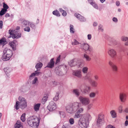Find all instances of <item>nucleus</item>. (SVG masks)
I'll return each mask as SVG.
<instances>
[{
	"mask_svg": "<svg viewBox=\"0 0 128 128\" xmlns=\"http://www.w3.org/2000/svg\"><path fill=\"white\" fill-rule=\"evenodd\" d=\"M126 94L123 93L121 92L119 95V98L122 102H124L126 99Z\"/></svg>",
	"mask_w": 128,
	"mask_h": 128,
	"instance_id": "14",
	"label": "nucleus"
},
{
	"mask_svg": "<svg viewBox=\"0 0 128 128\" xmlns=\"http://www.w3.org/2000/svg\"><path fill=\"white\" fill-rule=\"evenodd\" d=\"M40 120V118L30 117L28 118L27 123L31 127H36L39 126Z\"/></svg>",
	"mask_w": 128,
	"mask_h": 128,
	"instance_id": "2",
	"label": "nucleus"
},
{
	"mask_svg": "<svg viewBox=\"0 0 128 128\" xmlns=\"http://www.w3.org/2000/svg\"><path fill=\"white\" fill-rule=\"evenodd\" d=\"M3 6L4 8H4L5 10L7 11V9H8L9 8L8 5L4 3Z\"/></svg>",
	"mask_w": 128,
	"mask_h": 128,
	"instance_id": "43",
	"label": "nucleus"
},
{
	"mask_svg": "<svg viewBox=\"0 0 128 128\" xmlns=\"http://www.w3.org/2000/svg\"><path fill=\"white\" fill-rule=\"evenodd\" d=\"M59 94H60L58 92H56L55 96L53 98V100L54 101H57L58 99V96Z\"/></svg>",
	"mask_w": 128,
	"mask_h": 128,
	"instance_id": "33",
	"label": "nucleus"
},
{
	"mask_svg": "<svg viewBox=\"0 0 128 128\" xmlns=\"http://www.w3.org/2000/svg\"><path fill=\"white\" fill-rule=\"evenodd\" d=\"M74 27L72 25L70 24V32L71 33H74V29L73 28Z\"/></svg>",
	"mask_w": 128,
	"mask_h": 128,
	"instance_id": "42",
	"label": "nucleus"
},
{
	"mask_svg": "<svg viewBox=\"0 0 128 128\" xmlns=\"http://www.w3.org/2000/svg\"><path fill=\"white\" fill-rule=\"evenodd\" d=\"M122 106H120L118 108V110L119 112L120 113H121L122 111Z\"/></svg>",
	"mask_w": 128,
	"mask_h": 128,
	"instance_id": "46",
	"label": "nucleus"
},
{
	"mask_svg": "<svg viewBox=\"0 0 128 128\" xmlns=\"http://www.w3.org/2000/svg\"><path fill=\"white\" fill-rule=\"evenodd\" d=\"M98 30L102 32L103 31V26L100 24L98 26Z\"/></svg>",
	"mask_w": 128,
	"mask_h": 128,
	"instance_id": "47",
	"label": "nucleus"
},
{
	"mask_svg": "<svg viewBox=\"0 0 128 128\" xmlns=\"http://www.w3.org/2000/svg\"><path fill=\"white\" fill-rule=\"evenodd\" d=\"M83 49L86 51L89 52V53H90L92 50L91 48L90 47L89 45L85 43Z\"/></svg>",
	"mask_w": 128,
	"mask_h": 128,
	"instance_id": "17",
	"label": "nucleus"
},
{
	"mask_svg": "<svg viewBox=\"0 0 128 128\" xmlns=\"http://www.w3.org/2000/svg\"><path fill=\"white\" fill-rule=\"evenodd\" d=\"M47 108L49 111H52L56 108V104L53 101H51L50 102Z\"/></svg>",
	"mask_w": 128,
	"mask_h": 128,
	"instance_id": "9",
	"label": "nucleus"
},
{
	"mask_svg": "<svg viewBox=\"0 0 128 128\" xmlns=\"http://www.w3.org/2000/svg\"><path fill=\"white\" fill-rule=\"evenodd\" d=\"M75 16L80 20L81 22H85L86 19L84 16H82L80 14L78 13H76L74 14Z\"/></svg>",
	"mask_w": 128,
	"mask_h": 128,
	"instance_id": "11",
	"label": "nucleus"
},
{
	"mask_svg": "<svg viewBox=\"0 0 128 128\" xmlns=\"http://www.w3.org/2000/svg\"><path fill=\"white\" fill-rule=\"evenodd\" d=\"M48 98V94H45L42 98V103L44 104H45L46 102L47 101Z\"/></svg>",
	"mask_w": 128,
	"mask_h": 128,
	"instance_id": "23",
	"label": "nucleus"
},
{
	"mask_svg": "<svg viewBox=\"0 0 128 128\" xmlns=\"http://www.w3.org/2000/svg\"><path fill=\"white\" fill-rule=\"evenodd\" d=\"M128 125V121L126 120L125 122V126H127Z\"/></svg>",
	"mask_w": 128,
	"mask_h": 128,
	"instance_id": "63",
	"label": "nucleus"
},
{
	"mask_svg": "<svg viewBox=\"0 0 128 128\" xmlns=\"http://www.w3.org/2000/svg\"><path fill=\"white\" fill-rule=\"evenodd\" d=\"M40 105V104L38 103L34 105V108L36 111L37 112L39 110Z\"/></svg>",
	"mask_w": 128,
	"mask_h": 128,
	"instance_id": "24",
	"label": "nucleus"
},
{
	"mask_svg": "<svg viewBox=\"0 0 128 128\" xmlns=\"http://www.w3.org/2000/svg\"><path fill=\"white\" fill-rule=\"evenodd\" d=\"M54 58H52L50 61L49 62L47 65V66L45 67L46 68H52L54 67V64L55 62L54 60Z\"/></svg>",
	"mask_w": 128,
	"mask_h": 128,
	"instance_id": "12",
	"label": "nucleus"
},
{
	"mask_svg": "<svg viewBox=\"0 0 128 128\" xmlns=\"http://www.w3.org/2000/svg\"><path fill=\"white\" fill-rule=\"evenodd\" d=\"M24 30L26 32H30V28L28 26H26L24 28Z\"/></svg>",
	"mask_w": 128,
	"mask_h": 128,
	"instance_id": "45",
	"label": "nucleus"
},
{
	"mask_svg": "<svg viewBox=\"0 0 128 128\" xmlns=\"http://www.w3.org/2000/svg\"><path fill=\"white\" fill-rule=\"evenodd\" d=\"M85 78L88 79L89 81H91L92 79L88 74H87L85 76Z\"/></svg>",
	"mask_w": 128,
	"mask_h": 128,
	"instance_id": "44",
	"label": "nucleus"
},
{
	"mask_svg": "<svg viewBox=\"0 0 128 128\" xmlns=\"http://www.w3.org/2000/svg\"><path fill=\"white\" fill-rule=\"evenodd\" d=\"M3 22L2 20H0V28L1 29L2 28Z\"/></svg>",
	"mask_w": 128,
	"mask_h": 128,
	"instance_id": "57",
	"label": "nucleus"
},
{
	"mask_svg": "<svg viewBox=\"0 0 128 128\" xmlns=\"http://www.w3.org/2000/svg\"><path fill=\"white\" fill-rule=\"evenodd\" d=\"M9 32L13 38L17 39L21 37V34L18 31H17L15 30H12L10 29L9 30Z\"/></svg>",
	"mask_w": 128,
	"mask_h": 128,
	"instance_id": "6",
	"label": "nucleus"
},
{
	"mask_svg": "<svg viewBox=\"0 0 128 128\" xmlns=\"http://www.w3.org/2000/svg\"><path fill=\"white\" fill-rule=\"evenodd\" d=\"M7 43L6 38H3L0 40V45L4 46Z\"/></svg>",
	"mask_w": 128,
	"mask_h": 128,
	"instance_id": "21",
	"label": "nucleus"
},
{
	"mask_svg": "<svg viewBox=\"0 0 128 128\" xmlns=\"http://www.w3.org/2000/svg\"><path fill=\"white\" fill-rule=\"evenodd\" d=\"M21 22L22 26H27L28 25L30 24V22L29 21L24 20H22Z\"/></svg>",
	"mask_w": 128,
	"mask_h": 128,
	"instance_id": "19",
	"label": "nucleus"
},
{
	"mask_svg": "<svg viewBox=\"0 0 128 128\" xmlns=\"http://www.w3.org/2000/svg\"><path fill=\"white\" fill-rule=\"evenodd\" d=\"M80 104L78 102H75L68 104L66 107V110L70 113H73L76 112L74 118H78L82 117L78 121V125L82 128H86L88 125V122L84 118L82 117V115L80 114L82 112L83 109L82 108H80Z\"/></svg>",
	"mask_w": 128,
	"mask_h": 128,
	"instance_id": "1",
	"label": "nucleus"
},
{
	"mask_svg": "<svg viewBox=\"0 0 128 128\" xmlns=\"http://www.w3.org/2000/svg\"><path fill=\"white\" fill-rule=\"evenodd\" d=\"M12 54V51L7 48H5L4 51L2 59L4 61L9 60Z\"/></svg>",
	"mask_w": 128,
	"mask_h": 128,
	"instance_id": "5",
	"label": "nucleus"
},
{
	"mask_svg": "<svg viewBox=\"0 0 128 128\" xmlns=\"http://www.w3.org/2000/svg\"><path fill=\"white\" fill-rule=\"evenodd\" d=\"M84 57L87 61H89L91 60V58L88 56L86 54H84Z\"/></svg>",
	"mask_w": 128,
	"mask_h": 128,
	"instance_id": "36",
	"label": "nucleus"
},
{
	"mask_svg": "<svg viewBox=\"0 0 128 128\" xmlns=\"http://www.w3.org/2000/svg\"><path fill=\"white\" fill-rule=\"evenodd\" d=\"M110 113L112 118H115L116 117V113L114 110H112L110 112Z\"/></svg>",
	"mask_w": 128,
	"mask_h": 128,
	"instance_id": "25",
	"label": "nucleus"
},
{
	"mask_svg": "<svg viewBox=\"0 0 128 128\" xmlns=\"http://www.w3.org/2000/svg\"><path fill=\"white\" fill-rule=\"evenodd\" d=\"M116 4L117 6H119L120 4L119 2L118 1L116 2Z\"/></svg>",
	"mask_w": 128,
	"mask_h": 128,
	"instance_id": "64",
	"label": "nucleus"
},
{
	"mask_svg": "<svg viewBox=\"0 0 128 128\" xmlns=\"http://www.w3.org/2000/svg\"><path fill=\"white\" fill-rule=\"evenodd\" d=\"M59 113L61 117H64V113L63 112H59Z\"/></svg>",
	"mask_w": 128,
	"mask_h": 128,
	"instance_id": "50",
	"label": "nucleus"
},
{
	"mask_svg": "<svg viewBox=\"0 0 128 128\" xmlns=\"http://www.w3.org/2000/svg\"><path fill=\"white\" fill-rule=\"evenodd\" d=\"M92 104H90L88 105V109L89 110L92 107Z\"/></svg>",
	"mask_w": 128,
	"mask_h": 128,
	"instance_id": "59",
	"label": "nucleus"
},
{
	"mask_svg": "<svg viewBox=\"0 0 128 128\" xmlns=\"http://www.w3.org/2000/svg\"><path fill=\"white\" fill-rule=\"evenodd\" d=\"M79 44H80V43L78 42L75 39L74 40V42H72V44L73 45H77Z\"/></svg>",
	"mask_w": 128,
	"mask_h": 128,
	"instance_id": "37",
	"label": "nucleus"
},
{
	"mask_svg": "<svg viewBox=\"0 0 128 128\" xmlns=\"http://www.w3.org/2000/svg\"><path fill=\"white\" fill-rule=\"evenodd\" d=\"M64 73H62L61 71L59 72V74H58L57 73V74H58L59 76H62L64 74Z\"/></svg>",
	"mask_w": 128,
	"mask_h": 128,
	"instance_id": "60",
	"label": "nucleus"
},
{
	"mask_svg": "<svg viewBox=\"0 0 128 128\" xmlns=\"http://www.w3.org/2000/svg\"><path fill=\"white\" fill-rule=\"evenodd\" d=\"M68 64L71 67L76 66L78 68H82L84 64L81 60L79 59H74L68 62Z\"/></svg>",
	"mask_w": 128,
	"mask_h": 128,
	"instance_id": "4",
	"label": "nucleus"
},
{
	"mask_svg": "<svg viewBox=\"0 0 128 128\" xmlns=\"http://www.w3.org/2000/svg\"><path fill=\"white\" fill-rule=\"evenodd\" d=\"M88 40H91L92 38V35L90 34H88L87 36Z\"/></svg>",
	"mask_w": 128,
	"mask_h": 128,
	"instance_id": "58",
	"label": "nucleus"
},
{
	"mask_svg": "<svg viewBox=\"0 0 128 128\" xmlns=\"http://www.w3.org/2000/svg\"><path fill=\"white\" fill-rule=\"evenodd\" d=\"M79 99L82 104L84 106L88 105L90 102L89 98L88 97L80 96L79 97Z\"/></svg>",
	"mask_w": 128,
	"mask_h": 128,
	"instance_id": "7",
	"label": "nucleus"
},
{
	"mask_svg": "<svg viewBox=\"0 0 128 128\" xmlns=\"http://www.w3.org/2000/svg\"><path fill=\"white\" fill-rule=\"evenodd\" d=\"M52 14L54 15L57 16H60L59 12L57 10L53 11L52 12Z\"/></svg>",
	"mask_w": 128,
	"mask_h": 128,
	"instance_id": "27",
	"label": "nucleus"
},
{
	"mask_svg": "<svg viewBox=\"0 0 128 128\" xmlns=\"http://www.w3.org/2000/svg\"><path fill=\"white\" fill-rule=\"evenodd\" d=\"M96 93L94 92H90L89 94V97L91 98H94L96 96Z\"/></svg>",
	"mask_w": 128,
	"mask_h": 128,
	"instance_id": "32",
	"label": "nucleus"
},
{
	"mask_svg": "<svg viewBox=\"0 0 128 128\" xmlns=\"http://www.w3.org/2000/svg\"><path fill=\"white\" fill-rule=\"evenodd\" d=\"M90 87H86L85 89L83 90V92L84 94H87L90 92Z\"/></svg>",
	"mask_w": 128,
	"mask_h": 128,
	"instance_id": "26",
	"label": "nucleus"
},
{
	"mask_svg": "<svg viewBox=\"0 0 128 128\" xmlns=\"http://www.w3.org/2000/svg\"><path fill=\"white\" fill-rule=\"evenodd\" d=\"M43 65L42 64L41 62H40L36 64L35 66V68L37 70H40Z\"/></svg>",
	"mask_w": 128,
	"mask_h": 128,
	"instance_id": "22",
	"label": "nucleus"
},
{
	"mask_svg": "<svg viewBox=\"0 0 128 128\" xmlns=\"http://www.w3.org/2000/svg\"><path fill=\"white\" fill-rule=\"evenodd\" d=\"M30 26L32 29H35L36 26L34 24L33 22H30Z\"/></svg>",
	"mask_w": 128,
	"mask_h": 128,
	"instance_id": "39",
	"label": "nucleus"
},
{
	"mask_svg": "<svg viewBox=\"0 0 128 128\" xmlns=\"http://www.w3.org/2000/svg\"><path fill=\"white\" fill-rule=\"evenodd\" d=\"M109 64L112 67L113 70L115 72H116L118 71V68L117 66L114 64L112 62L110 61L109 62Z\"/></svg>",
	"mask_w": 128,
	"mask_h": 128,
	"instance_id": "16",
	"label": "nucleus"
},
{
	"mask_svg": "<svg viewBox=\"0 0 128 128\" xmlns=\"http://www.w3.org/2000/svg\"><path fill=\"white\" fill-rule=\"evenodd\" d=\"M73 75L78 78H80L82 76L81 71L80 70L74 71L73 72Z\"/></svg>",
	"mask_w": 128,
	"mask_h": 128,
	"instance_id": "13",
	"label": "nucleus"
},
{
	"mask_svg": "<svg viewBox=\"0 0 128 128\" xmlns=\"http://www.w3.org/2000/svg\"><path fill=\"white\" fill-rule=\"evenodd\" d=\"M73 93L77 97L80 94L79 90L78 89H74L73 90Z\"/></svg>",
	"mask_w": 128,
	"mask_h": 128,
	"instance_id": "20",
	"label": "nucleus"
},
{
	"mask_svg": "<svg viewBox=\"0 0 128 128\" xmlns=\"http://www.w3.org/2000/svg\"><path fill=\"white\" fill-rule=\"evenodd\" d=\"M85 43L81 44L80 43V48L82 49H83V48H84V44Z\"/></svg>",
	"mask_w": 128,
	"mask_h": 128,
	"instance_id": "56",
	"label": "nucleus"
},
{
	"mask_svg": "<svg viewBox=\"0 0 128 128\" xmlns=\"http://www.w3.org/2000/svg\"><path fill=\"white\" fill-rule=\"evenodd\" d=\"M85 85L84 84H82L81 85L80 87L79 88L81 91H82V90L83 89V87Z\"/></svg>",
	"mask_w": 128,
	"mask_h": 128,
	"instance_id": "52",
	"label": "nucleus"
},
{
	"mask_svg": "<svg viewBox=\"0 0 128 128\" xmlns=\"http://www.w3.org/2000/svg\"><path fill=\"white\" fill-rule=\"evenodd\" d=\"M106 128H115L114 127L111 125H109L107 126Z\"/></svg>",
	"mask_w": 128,
	"mask_h": 128,
	"instance_id": "55",
	"label": "nucleus"
},
{
	"mask_svg": "<svg viewBox=\"0 0 128 128\" xmlns=\"http://www.w3.org/2000/svg\"><path fill=\"white\" fill-rule=\"evenodd\" d=\"M40 70L35 71L33 73L29 76V78L30 79L32 80L33 78H34L35 76H38L41 74V72L40 71Z\"/></svg>",
	"mask_w": 128,
	"mask_h": 128,
	"instance_id": "15",
	"label": "nucleus"
},
{
	"mask_svg": "<svg viewBox=\"0 0 128 128\" xmlns=\"http://www.w3.org/2000/svg\"><path fill=\"white\" fill-rule=\"evenodd\" d=\"M90 4L92 5L94 8L96 9H98V7L97 5L94 2H90Z\"/></svg>",
	"mask_w": 128,
	"mask_h": 128,
	"instance_id": "30",
	"label": "nucleus"
},
{
	"mask_svg": "<svg viewBox=\"0 0 128 128\" xmlns=\"http://www.w3.org/2000/svg\"><path fill=\"white\" fill-rule=\"evenodd\" d=\"M25 115V114H23L22 115L21 117V120L22 122H24L26 120Z\"/></svg>",
	"mask_w": 128,
	"mask_h": 128,
	"instance_id": "38",
	"label": "nucleus"
},
{
	"mask_svg": "<svg viewBox=\"0 0 128 128\" xmlns=\"http://www.w3.org/2000/svg\"><path fill=\"white\" fill-rule=\"evenodd\" d=\"M4 71L7 74L10 73L12 70L11 69L8 67L5 68L4 69Z\"/></svg>",
	"mask_w": 128,
	"mask_h": 128,
	"instance_id": "28",
	"label": "nucleus"
},
{
	"mask_svg": "<svg viewBox=\"0 0 128 128\" xmlns=\"http://www.w3.org/2000/svg\"><path fill=\"white\" fill-rule=\"evenodd\" d=\"M60 55H59L56 59V64H57L60 61Z\"/></svg>",
	"mask_w": 128,
	"mask_h": 128,
	"instance_id": "49",
	"label": "nucleus"
},
{
	"mask_svg": "<svg viewBox=\"0 0 128 128\" xmlns=\"http://www.w3.org/2000/svg\"><path fill=\"white\" fill-rule=\"evenodd\" d=\"M70 128L69 125H64L62 128Z\"/></svg>",
	"mask_w": 128,
	"mask_h": 128,
	"instance_id": "53",
	"label": "nucleus"
},
{
	"mask_svg": "<svg viewBox=\"0 0 128 128\" xmlns=\"http://www.w3.org/2000/svg\"><path fill=\"white\" fill-rule=\"evenodd\" d=\"M18 100L20 102H16L14 107L16 110H18L19 107L22 109H24L27 106V103L26 99L23 98L19 96Z\"/></svg>",
	"mask_w": 128,
	"mask_h": 128,
	"instance_id": "3",
	"label": "nucleus"
},
{
	"mask_svg": "<svg viewBox=\"0 0 128 128\" xmlns=\"http://www.w3.org/2000/svg\"><path fill=\"white\" fill-rule=\"evenodd\" d=\"M91 84L92 86L94 87H96L98 84L96 82V81L93 80L92 81H91Z\"/></svg>",
	"mask_w": 128,
	"mask_h": 128,
	"instance_id": "35",
	"label": "nucleus"
},
{
	"mask_svg": "<svg viewBox=\"0 0 128 128\" xmlns=\"http://www.w3.org/2000/svg\"><path fill=\"white\" fill-rule=\"evenodd\" d=\"M62 13V16H66L67 14L65 10L63 11V12Z\"/></svg>",
	"mask_w": 128,
	"mask_h": 128,
	"instance_id": "54",
	"label": "nucleus"
},
{
	"mask_svg": "<svg viewBox=\"0 0 128 128\" xmlns=\"http://www.w3.org/2000/svg\"><path fill=\"white\" fill-rule=\"evenodd\" d=\"M38 82V78L37 77H35L32 81V84H35L37 82Z\"/></svg>",
	"mask_w": 128,
	"mask_h": 128,
	"instance_id": "41",
	"label": "nucleus"
},
{
	"mask_svg": "<svg viewBox=\"0 0 128 128\" xmlns=\"http://www.w3.org/2000/svg\"><path fill=\"white\" fill-rule=\"evenodd\" d=\"M113 21L115 22H117L118 21L117 18L115 17H114L112 18Z\"/></svg>",
	"mask_w": 128,
	"mask_h": 128,
	"instance_id": "51",
	"label": "nucleus"
},
{
	"mask_svg": "<svg viewBox=\"0 0 128 128\" xmlns=\"http://www.w3.org/2000/svg\"><path fill=\"white\" fill-rule=\"evenodd\" d=\"M94 26H96L98 25V23L96 22H94V23L93 24Z\"/></svg>",
	"mask_w": 128,
	"mask_h": 128,
	"instance_id": "62",
	"label": "nucleus"
},
{
	"mask_svg": "<svg viewBox=\"0 0 128 128\" xmlns=\"http://www.w3.org/2000/svg\"><path fill=\"white\" fill-rule=\"evenodd\" d=\"M7 11L5 10L4 8H2L0 11V16H2L5 14Z\"/></svg>",
	"mask_w": 128,
	"mask_h": 128,
	"instance_id": "31",
	"label": "nucleus"
},
{
	"mask_svg": "<svg viewBox=\"0 0 128 128\" xmlns=\"http://www.w3.org/2000/svg\"><path fill=\"white\" fill-rule=\"evenodd\" d=\"M94 77L96 80H97L98 79V76L96 75L94 76Z\"/></svg>",
	"mask_w": 128,
	"mask_h": 128,
	"instance_id": "61",
	"label": "nucleus"
},
{
	"mask_svg": "<svg viewBox=\"0 0 128 128\" xmlns=\"http://www.w3.org/2000/svg\"><path fill=\"white\" fill-rule=\"evenodd\" d=\"M69 121L70 123L71 124H73L74 123V119L73 118H70L69 120Z\"/></svg>",
	"mask_w": 128,
	"mask_h": 128,
	"instance_id": "48",
	"label": "nucleus"
},
{
	"mask_svg": "<svg viewBox=\"0 0 128 128\" xmlns=\"http://www.w3.org/2000/svg\"><path fill=\"white\" fill-rule=\"evenodd\" d=\"M88 68L87 67H84L82 68V72L84 74L86 73L88 71Z\"/></svg>",
	"mask_w": 128,
	"mask_h": 128,
	"instance_id": "40",
	"label": "nucleus"
},
{
	"mask_svg": "<svg viewBox=\"0 0 128 128\" xmlns=\"http://www.w3.org/2000/svg\"><path fill=\"white\" fill-rule=\"evenodd\" d=\"M108 54L112 58H114L116 56V52L114 49H110L108 52Z\"/></svg>",
	"mask_w": 128,
	"mask_h": 128,
	"instance_id": "10",
	"label": "nucleus"
},
{
	"mask_svg": "<svg viewBox=\"0 0 128 128\" xmlns=\"http://www.w3.org/2000/svg\"><path fill=\"white\" fill-rule=\"evenodd\" d=\"M21 122L20 121H17L16 123L14 125V128H22L23 127Z\"/></svg>",
	"mask_w": 128,
	"mask_h": 128,
	"instance_id": "18",
	"label": "nucleus"
},
{
	"mask_svg": "<svg viewBox=\"0 0 128 128\" xmlns=\"http://www.w3.org/2000/svg\"><path fill=\"white\" fill-rule=\"evenodd\" d=\"M104 120L103 116L98 115L97 120V125L98 126H100L104 123Z\"/></svg>",
	"mask_w": 128,
	"mask_h": 128,
	"instance_id": "8",
	"label": "nucleus"
},
{
	"mask_svg": "<svg viewBox=\"0 0 128 128\" xmlns=\"http://www.w3.org/2000/svg\"><path fill=\"white\" fill-rule=\"evenodd\" d=\"M121 40L122 41L126 42L128 41V37L124 36H122L121 38Z\"/></svg>",
	"mask_w": 128,
	"mask_h": 128,
	"instance_id": "29",
	"label": "nucleus"
},
{
	"mask_svg": "<svg viewBox=\"0 0 128 128\" xmlns=\"http://www.w3.org/2000/svg\"><path fill=\"white\" fill-rule=\"evenodd\" d=\"M9 45L12 47L13 50H16L14 45V43L13 42H11L9 43Z\"/></svg>",
	"mask_w": 128,
	"mask_h": 128,
	"instance_id": "34",
	"label": "nucleus"
}]
</instances>
